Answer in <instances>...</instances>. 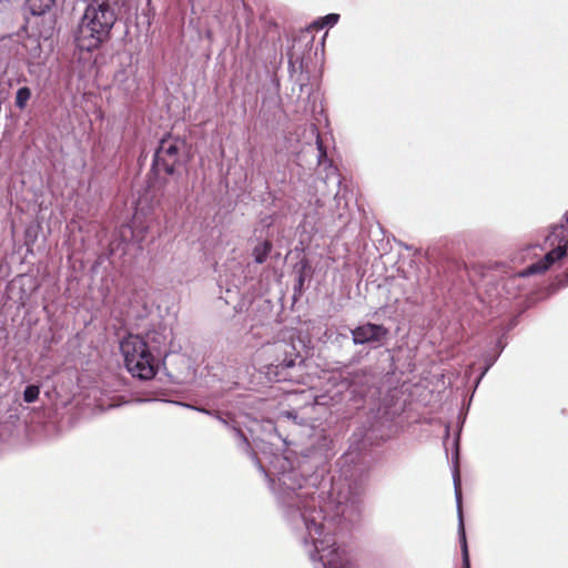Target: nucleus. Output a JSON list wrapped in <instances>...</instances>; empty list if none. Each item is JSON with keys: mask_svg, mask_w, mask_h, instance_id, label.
Returning <instances> with one entry per match:
<instances>
[{"mask_svg": "<svg viewBox=\"0 0 568 568\" xmlns=\"http://www.w3.org/2000/svg\"><path fill=\"white\" fill-rule=\"evenodd\" d=\"M306 536L304 544L314 568H352L346 552L336 545L322 510L307 507L302 513Z\"/></svg>", "mask_w": 568, "mask_h": 568, "instance_id": "1", "label": "nucleus"}, {"mask_svg": "<svg viewBox=\"0 0 568 568\" xmlns=\"http://www.w3.org/2000/svg\"><path fill=\"white\" fill-rule=\"evenodd\" d=\"M119 0H91L74 32L80 50L93 51L109 40L116 21Z\"/></svg>", "mask_w": 568, "mask_h": 568, "instance_id": "2", "label": "nucleus"}, {"mask_svg": "<svg viewBox=\"0 0 568 568\" xmlns=\"http://www.w3.org/2000/svg\"><path fill=\"white\" fill-rule=\"evenodd\" d=\"M128 371L140 379H151L156 373L155 359L145 339L129 335L120 345Z\"/></svg>", "mask_w": 568, "mask_h": 568, "instance_id": "3", "label": "nucleus"}, {"mask_svg": "<svg viewBox=\"0 0 568 568\" xmlns=\"http://www.w3.org/2000/svg\"><path fill=\"white\" fill-rule=\"evenodd\" d=\"M187 152L185 140L171 135L163 138L154 155V166L171 175L178 165L187 160Z\"/></svg>", "mask_w": 568, "mask_h": 568, "instance_id": "4", "label": "nucleus"}, {"mask_svg": "<svg viewBox=\"0 0 568 568\" xmlns=\"http://www.w3.org/2000/svg\"><path fill=\"white\" fill-rule=\"evenodd\" d=\"M548 240L551 241V244L557 241V247L548 252L542 261L538 263L531 264L524 272L523 275H531L536 273H541L547 271L551 264L560 260L566 255L567 246H568V237L567 230L564 225L555 226Z\"/></svg>", "mask_w": 568, "mask_h": 568, "instance_id": "5", "label": "nucleus"}, {"mask_svg": "<svg viewBox=\"0 0 568 568\" xmlns=\"http://www.w3.org/2000/svg\"><path fill=\"white\" fill-rule=\"evenodd\" d=\"M388 334V329L383 325L367 323L352 331L353 342L355 344H365L379 342Z\"/></svg>", "mask_w": 568, "mask_h": 568, "instance_id": "6", "label": "nucleus"}, {"mask_svg": "<svg viewBox=\"0 0 568 568\" xmlns=\"http://www.w3.org/2000/svg\"><path fill=\"white\" fill-rule=\"evenodd\" d=\"M454 487H455V495H456L457 508H458V514H459V532H460L462 551H463V568H470L469 555H468L463 516H462V490H460V478H459L458 470H455V473H454Z\"/></svg>", "mask_w": 568, "mask_h": 568, "instance_id": "7", "label": "nucleus"}, {"mask_svg": "<svg viewBox=\"0 0 568 568\" xmlns=\"http://www.w3.org/2000/svg\"><path fill=\"white\" fill-rule=\"evenodd\" d=\"M171 338V333L165 328L160 331H152L146 334L145 342L151 351L158 352L159 354H164L166 345Z\"/></svg>", "mask_w": 568, "mask_h": 568, "instance_id": "8", "label": "nucleus"}, {"mask_svg": "<svg viewBox=\"0 0 568 568\" xmlns=\"http://www.w3.org/2000/svg\"><path fill=\"white\" fill-rule=\"evenodd\" d=\"M28 7L34 17L44 16L47 11H49L55 0H26Z\"/></svg>", "mask_w": 568, "mask_h": 568, "instance_id": "9", "label": "nucleus"}, {"mask_svg": "<svg viewBox=\"0 0 568 568\" xmlns=\"http://www.w3.org/2000/svg\"><path fill=\"white\" fill-rule=\"evenodd\" d=\"M272 248V244L267 241H264L257 244L253 250L254 261L258 264H262L266 261Z\"/></svg>", "mask_w": 568, "mask_h": 568, "instance_id": "10", "label": "nucleus"}, {"mask_svg": "<svg viewBox=\"0 0 568 568\" xmlns=\"http://www.w3.org/2000/svg\"><path fill=\"white\" fill-rule=\"evenodd\" d=\"M30 98H31V90L27 87L20 88L16 93V101H14L16 106L19 110H23L27 106Z\"/></svg>", "mask_w": 568, "mask_h": 568, "instance_id": "11", "label": "nucleus"}, {"mask_svg": "<svg viewBox=\"0 0 568 568\" xmlns=\"http://www.w3.org/2000/svg\"><path fill=\"white\" fill-rule=\"evenodd\" d=\"M24 47L27 50H29L30 55L32 58H39L41 53V47L38 38L29 37L26 42Z\"/></svg>", "mask_w": 568, "mask_h": 568, "instance_id": "12", "label": "nucleus"}, {"mask_svg": "<svg viewBox=\"0 0 568 568\" xmlns=\"http://www.w3.org/2000/svg\"><path fill=\"white\" fill-rule=\"evenodd\" d=\"M40 394V389L38 386L30 385L24 389L23 398L27 403H33Z\"/></svg>", "mask_w": 568, "mask_h": 568, "instance_id": "13", "label": "nucleus"}, {"mask_svg": "<svg viewBox=\"0 0 568 568\" xmlns=\"http://www.w3.org/2000/svg\"><path fill=\"white\" fill-rule=\"evenodd\" d=\"M338 19H339L338 14L331 13V14H327L326 17H324L323 19H321L320 21H317L315 24L318 28H324L325 26L332 27L337 23Z\"/></svg>", "mask_w": 568, "mask_h": 568, "instance_id": "14", "label": "nucleus"}, {"mask_svg": "<svg viewBox=\"0 0 568 568\" xmlns=\"http://www.w3.org/2000/svg\"><path fill=\"white\" fill-rule=\"evenodd\" d=\"M316 144H317V148H318V151H320L318 163H321L322 162V158L326 156V153L323 150L322 141H321V139L318 136H317V140H316Z\"/></svg>", "mask_w": 568, "mask_h": 568, "instance_id": "15", "label": "nucleus"}, {"mask_svg": "<svg viewBox=\"0 0 568 568\" xmlns=\"http://www.w3.org/2000/svg\"><path fill=\"white\" fill-rule=\"evenodd\" d=\"M43 21H45V22L48 23V26H49V30H51V29H52V24H53V20H52V18H51V17H49V18H43Z\"/></svg>", "mask_w": 568, "mask_h": 568, "instance_id": "16", "label": "nucleus"}, {"mask_svg": "<svg viewBox=\"0 0 568 568\" xmlns=\"http://www.w3.org/2000/svg\"><path fill=\"white\" fill-rule=\"evenodd\" d=\"M236 433L243 439L244 443H247L246 438L244 437V435L240 430H236Z\"/></svg>", "mask_w": 568, "mask_h": 568, "instance_id": "17", "label": "nucleus"}, {"mask_svg": "<svg viewBox=\"0 0 568 568\" xmlns=\"http://www.w3.org/2000/svg\"><path fill=\"white\" fill-rule=\"evenodd\" d=\"M41 36H47V32L40 31Z\"/></svg>", "mask_w": 568, "mask_h": 568, "instance_id": "18", "label": "nucleus"}]
</instances>
